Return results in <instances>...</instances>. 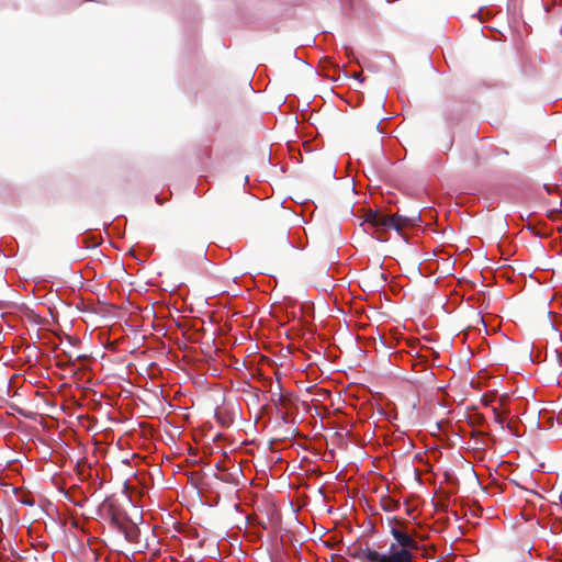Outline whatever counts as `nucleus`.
Segmentation results:
<instances>
[{"label":"nucleus","mask_w":562,"mask_h":562,"mask_svg":"<svg viewBox=\"0 0 562 562\" xmlns=\"http://www.w3.org/2000/svg\"><path fill=\"white\" fill-rule=\"evenodd\" d=\"M363 229L368 233L378 235V239H382L380 234L391 229L401 232L408 225V220L397 215H389L378 211H369L361 223Z\"/></svg>","instance_id":"nucleus-2"},{"label":"nucleus","mask_w":562,"mask_h":562,"mask_svg":"<svg viewBox=\"0 0 562 562\" xmlns=\"http://www.w3.org/2000/svg\"><path fill=\"white\" fill-rule=\"evenodd\" d=\"M391 535L395 542L391 543L387 552H379L371 548L360 551L362 562H412L413 551L418 548L417 542L398 526H392Z\"/></svg>","instance_id":"nucleus-1"},{"label":"nucleus","mask_w":562,"mask_h":562,"mask_svg":"<svg viewBox=\"0 0 562 562\" xmlns=\"http://www.w3.org/2000/svg\"><path fill=\"white\" fill-rule=\"evenodd\" d=\"M495 420L498 423H503L501 415L495 411Z\"/></svg>","instance_id":"nucleus-3"}]
</instances>
